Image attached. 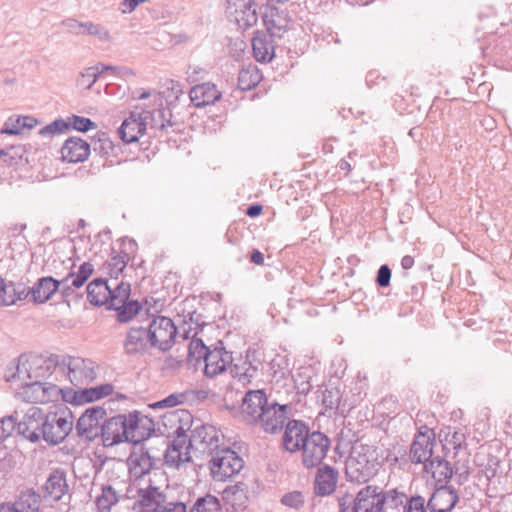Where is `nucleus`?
Here are the masks:
<instances>
[{
	"instance_id": "f257e3e1",
	"label": "nucleus",
	"mask_w": 512,
	"mask_h": 512,
	"mask_svg": "<svg viewBox=\"0 0 512 512\" xmlns=\"http://www.w3.org/2000/svg\"><path fill=\"white\" fill-rule=\"evenodd\" d=\"M64 369L52 360L38 355L22 356L14 369L9 370L6 381L15 396L26 402L47 404L57 401L61 394L58 383Z\"/></svg>"
},
{
	"instance_id": "f03ea898",
	"label": "nucleus",
	"mask_w": 512,
	"mask_h": 512,
	"mask_svg": "<svg viewBox=\"0 0 512 512\" xmlns=\"http://www.w3.org/2000/svg\"><path fill=\"white\" fill-rule=\"evenodd\" d=\"M289 407L269 402L262 390H250L242 399L240 418L249 425L259 427L269 434L278 433L283 427Z\"/></svg>"
},
{
	"instance_id": "7ed1b4c3",
	"label": "nucleus",
	"mask_w": 512,
	"mask_h": 512,
	"mask_svg": "<svg viewBox=\"0 0 512 512\" xmlns=\"http://www.w3.org/2000/svg\"><path fill=\"white\" fill-rule=\"evenodd\" d=\"M382 462V453L376 447L355 443L345 461L346 475L351 481L366 482L378 473Z\"/></svg>"
},
{
	"instance_id": "20e7f679",
	"label": "nucleus",
	"mask_w": 512,
	"mask_h": 512,
	"mask_svg": "<svg viewBox=\"0 0 512 512\" xmlns=\"http://www.w3.org/2000/svg\"><path fill=\"white\" fill-rule=\"evenodd\" d=\"M188 355L192 361H204V373L208 377L225 372L233 360L232 355L224 348L209 349L199 338L190 341Z\"/></svg>"
},
{
	"instance_id": "39448f33",
	"label": "nucleus",
	"mask_w": 512,
	"mask_h": 512,
	"mask_svg": "<svg viewBox=\"0 0 512 512\" xmlns=\"http://www.w3.org/2000/svg\"><path fill=\"white\" fill-rule=\"evenodd\" d=\"M72 428V412L66 407L57 408L45 413L41 438L49 444L56 445L70 434Z\"/></svg>"
},
{
	"instance_id": "423d86ee",
	"label": "nucleus",
	"mask_w": 512,
	"mask_h": 512,
	"mask_svg": "<svg viewBox=\"0 0 512 512\" xmlns=\"http://www.w3.org/2000/svg\"><path fill=\"white\" fill-rule=\"evenodd\" d=\"M243 465L242 458L235 451L223 448L212 453L208 469L214 481L225 482L239 474Z\"/></svg>"
},
{
	"instance_id": "0eeeda50",
	"label": "nucleus",
	"mask_w": 512,
	"mask_h": 512,
	"mask_svg": "<svg viewBox=\"0 0 512 512\" xmlns=\"http://www.w3.org/2000/svg\"><path fill=\"white\" fill-rule=\"evenodd\" d=\"M110 291L111 295H109L107 306L109 309L117 311L119 321H129L138 314L141 307L137 301L130 300V285L128 283L112 281Z\"/></svg>"
},
{
	"instance_id": "6e6552de",
	"label": "nucleus",
	"mask_w": 512,
	"mask_h": 512,
	"mask_svg": "<svg viewBox=\"0 0 512 512\" xmlns=\"http://www.w3.org/2000/svg\"><path fill=\"white\" fill-rule=\"evenodd\" d=\"M146 331L151 346L161 351L171 349L176 341L177 327L169 317L153 318Z\"/></svg>"
},
{
	"instance_id": "1a4fd4ad",
	"label": "nucleus",
	"mask_w": 512,
	"mask_h": 512,
	"mask_svg": "<svg viewBox=\"0 0 512 512\" xmlns=\"http://www.w3.org/2000/svg\"><path fill=\"white\" fill-rule=\"evenodd\" d=\"M113 392L114 386L110 383H103L94 387L78 390L70 387H61L60 398L67 404L83 406L107 398L111 396Z\"/></svg>"
},
{
	"instance_id": "9d476101",
	"label": "nucleus",
	"mask_w": 512,
	"mask_h": 512,
	"mask_svg": "<svg viewBox=\"0 0 512 512\" xmlns=\"http://www.w3.org/2000/svg\"><path fill=\"white\" fill-rule=\"evenodd\" d=\"M122 417L128 442L140 443L155 432L154 420L138 410L122 414Z\"/></svg>"
},
{
	"instance_id": "9b49d317",
	"label": "nucleus",
	"mask_w": 512,
	"mask_h": 512,
	"mask_svg": "<svg viewBox=\"0 0 512 512\" xmlns=\"http://www.w3.org/2000/svg\"><path fill=\"white\" fill-rule=\"evenodd\" d=\"M330 448L329 438L321 432H312L304 442L301 451V461L304 467H317L326 457Z\"/></svg>"
},
{
	"instance_id": "f8f14e48",
	"label": "nucleus",
	"mask_w": 512,
	"mask_h": 512,
	"mask_svg": "<svg viewBox=\"0 0 512 512\" xmlns=\"http://www.w3.org/2000/svg\"><path fill=\"white\" fill-rule=\"evenodd\" d=\"M227 13L241 30L252 28L258 21L255 0H227Z\"/></svg>"
},
{
	"instance_id": "ddd939ff",
	"label": "nucleus",
	"mask_w": 512,
	"mask_h": 512,
	"mask_svg": "<svg viewBox=\"0 0 512 512\" xmlns=\"http://www.w3.org/2000/svg\"><path fill=\"white\" fill-rule=\"evenodd\" d=\"M107 417L104 407L93 406L87 408L76 422V430L79 436L87 440H94L99 436L101 426Z\"/></svg>"
},
{
	"instance_id": "4468645a",
	"label": "nucleus",
	"mask_w": 512,
	"mask_h": 512,
	"mask_svg": "<svg viewBox=\"0 0 512 512\" xmlns=\"http://www.w3.org/2000/svg\"><path fill=\"white\" fill-rule=\"evenodd\" d=\"M45 412L39 407H29L18 420V433L32 443L41 439Z\"/></svg>"
},
{
	"instance_id": "2eb2a0df",
	"label": "nucleus",
	"mask_w": 512,
	"mask_h": 512,
	"mask_svg": "<svg viewBox=\"0 0 512 512\" xmlns=\"http://www.w3.org/2000/svg\"><path fill=\"white\" fill-rule=\"evenodd\" d=\"M171 444L165 452V463L171 467H179L191 459V440L183 428H178Z\"/></svg>"
},
{
	"instance_id": "dca6fc26",
	"label": "nucleus",
	"mask_w": 512,
	"mask_h": 512,
	"mask_svg": "<svg viewBox=\"0 0 512 512\" xmlns=\"http://www.w3.org/2000/svg\"><path fill=\"white\" fill-rule=\"evenodd\" d=\"M57 367L64 369L60 377L66 375L69 381L76 386L88 384L95 378L93 369L84 359L79 357L68 358Z\"/></svg>"
},
{
	"instance_id": "f3484780",
	"label": "nucleus",
	"mask_w": 512,
	"mask_h": 512,
	"mask_svg": "<svg viewBox=\"0 0 512 512\" xmlns=\"http://www.w3.org/2000/svg\"><path fill=\"white\" fill-rule=\"evenodd\" d=\"M124 423L122 414L105 418L99 434L105 447H113L128 442Z\"/></svg>"
},
{
	"instance_id": "a211bd4d",
	"label": "nucleus",
	"mask_w": 512,
	"mask_h": 512,
	"mask_svg": "<svg viewBox=\"0 0 512 512\" xmlns=\"http://www.w3.org/2000/svg\"><path fill=\"white\" fill-rule=\"evenodd\" d=\"M382 501V490L375 486H366L356 494L353 509L355 512H381Z\"/></svg>"
},
{
	"instance_id": "6ab92c4d",
	"label": "nucleus",
	"mask_w": 512,
	"mask_h": 512,
	"mask_svg": "<svg viewBox=\"0 0 512 512\" xmlns=\"http://www.w3.org/2000/svg\"><path fill=\"white\" fill-rule=\"evenodd\" d=\"M146 118L142 113L133 111L124 119L119 127V135L123 142H137L146 132Z\"/></svg>"
},
{
	"instance_id": "aec40b11",
	"label": "nucleus",
	"mask_w": 512,
	"mask_h": 512,
	"mask_svg": "<svg viewBox=\"0 0 512 512\" xmlns=\"http://www.w3.org/2000/svg\"><path fill=\"white\" fill-rule=\"evenodd\" d=\"M90 152V144L87 141L79 137H70L60 149V158L66 163H79L87 160Z\"/></svg>"
},
{
	"instance_id": "412c9836",
	"label": "nucleus",
	"mask_w": 512,
	"mask_h": 512,
	"mask_svg": "<svg viewBox=\"0 0 512 512\" xmlns=\"http://www.w3.org/2000/svg\"><path fill=\"white\" fill-rule=\"evenodd\" d=\"M310 434L303 422L292 420L286 425L283 434V447L290 453L298 452Z\"/></svg>"
},
{
	"instance_id": "4be33fe9",
	"label": "nucleus",
	"mask_w": 512,
	"mask_h": 512,
	"mask_svg": "<svg viewBox=\"0 0 512 512\" xmlns=\"http://www.w3.org/2000/svg\"><path fill=\"white\" fill-rule=\"evenodd\" d=\"M189 97L195 107L202 108L218 102L222 97V92L215 84L206 82L193 86L190 89Z\"/></svg>"
},
{
	"instance_id": "5701e85b",
	"label": "nucleus",
	"mask_w": 512,
	"mask_h": 512,
	"mask_svg": "<svg viewBox=\"0 0 512 512\" xmlns=\"http://www.w3.org/2000/svg\"><path fill=\"white\" fill-rule=\"evenodd\" d=\"M434 436L431 431L419 432L411 446L410 458L414 463H426L433 454Z\"/></svg>"
},
{
	"instance_id": "b1692460",
	"label": "nucleus",
	"mask_w": 512,
	"mask_h": 512,
	"mask_svg": "<svg viewBox=\"0 0 512 512\" xmlns=\"http://www.w3.org/2000/svg\"><path fill=\"white\" fill-rule=\"evenodd\" d=\"M458 500L459 498L455 490L450 487H441L429 499V512H450Z\"/></svg>"
},
{
	"instance_id": "393cba45",
	"label": "nucleus",
	"mask_w": 512,
	"mask_h": 512,
	"mask_svg": "<svg viewBox=\"0 0 512 512\" xmlns=\"http://www.w3.org/2000/svg\"><path fill=\"white\" fill-rule=\"evenodd\" d=\"M338 472L330 466L321 467L315 476L314 490L318 496H327L332 494L337 487Z\"/></svg>"
},
{
	"instance_id": "a878e982",
	"label": "nucleus",
	"mask_w": 512,
	"mask_h": 512,
	"mask_svg": "<svg viewBox=\"0 0 512 512\" xmlns=\"http://www.w3.org/2000/svg\"><path fill=\"white\" fill-rule=\"evenodd\" d=\"M68 484L62 472L55 471L43 486L44 498L49 502H57L68 494Z\"/></svg>"
},
{
	"instance_id": "bb28decb",
	"label": "nucleus",
	"mask_w": 512,
	"mask_h": 512,
	"mask_svg": "<svg viewBox=\"0 0 512 512\" xmlns=\"http://www.w3.org/2000/svg\"><path fill=\"white\" fill-rule=\"evenodd\" d=\"M39 124V120L30 115H14L9 117L2 129L1 134L19 135L26 129L31 130Z\"/></svg>"
},
{
	"instance_id": "cd10ccee",
	"label": "nucleus",
	"mask_w": 512,
	"mask_h": 512,
	"mask_svg": "<svg viewBox=\"0 0 512 512\" xmlns=\"http://www.w3.org/2000/svg\"><path fill=\"white\" fill-rule=\"evenodd\" d=\"M194 438L204 449L214 450L222 442L223 434L215 426L204 424L195 429Z\"/></svg>"
},
{
	"instance_id": "c85d7f7f",
	"label": "nucleus",
	"mask_w": 512,
	"mask_h": 512,
	"mask_svg": "<svg viewBox=\"0 0 512 512\" xmlns=\"http://www.w3.org/2000/svg\"><path fill=\"white\" fill-rule=\"evenodd\" d=\"M253 54L258 62L268 63L275 55L271 39L263 32H257L252 41Z\"/></svg>"
},
{
	"instance_id": "c756f323",
	"label": "nucleus",
	"mask_w": 512,
	"mask_h": 512,
	"mask_svg": "<svg viewBox=\"0 0 512 512\" xmlns=\"http://www.w3.org/2000/svg\"><path fill=\"white\" fill-rule=\"evenodd\" d=\"M59 281L52 277H43L33 286L30 294L34 302L45 303L56 293Z\"/></svg>"
},
{
	"instance_id": "7c9ffc66",
	"label": "nucleus",
	"mask_w": 512,
	"mask_h": 512,
	"mask_svg": "<svg viewBox=\"0 0 512 512\" xmlns=\"http://www.w3.org/2000/svg\"><path fill=\"white\" fill-rule=\"evenodd\" d=\"M111 283H107L103 279H94L87 286V298L89 302L95 306L107 305Z\"/></svg>"
},
{
	"instance_id": "2f4dec72",
	"label": "nucleus",
	"mask_w": 512,
	"mask_h": 512,
	"mask_svg": "<svg viewBox=\"0 0 512 512\" xmlns=\"http://www.w3.org/2000/svg\"><path fill=\"white\" fill-rule=\"evenodd\" d=\"M312 368L298 367L291 374L292 390L297 395H306L312 388Z\"/></svg>"
},
{
	"instance_id": "473e14b6",
	"label": "nucleus",
	"mask_w": 512,
	"mask_h": 512,
	"mask_svg": "<svg viewBox=\"0 0 512 512\" xmlns=\"http://www.w3.org/2000/svg\"><path fill=\"white\" fill-rule=\"evenodd\" d=\"M147 331L142 328H132L127 333L125 349L130 354H137L146 351L148 346Z\"/></svg>"
},
{
	"instance_id": "72a5a7b5",
	"label": "nucleus",
	"mask_w": 512,
	"mask_h": 512,
	"mask_svg": "<svg viewBox=\"0 0 512 512\" xmlns=\"http://www.w3.org/2000/svg\"><path fill=\"white\" fill-rule=\"evenodd\" d=\"M425 473L436 482H444L451 478L453 471L447 461L434 458L425 465Z\"/></svg>"
},
{
	"instance_id": "f704fd0d",
	"label": "nucleus",
	"mask_w": 512,
	"mask_h": 512,
	"mask_svg": "<svg viewBox=\"0 0 512 512\" xmlns=\"http://www.w3.org/2000/svg\"><path fill=\"white\" fill-rule=\"evenodd\" d=\"M384 501L381 505V512H405L407 496L396 490L383 492Z\"/></svg>"
},
{
	"instance_id": "c9c22d12",
	"label": "nucleus",
	"mask_w": 512,
	"mask_h": 512,
	"mask_svg": "<svg viewBox=\"0 0 512 512\" xmlns=\"http://www.w3.org/2000/svg\"><path fill=\"white\" fill-rule=\"evenodd\" d=\"M93 271L94 267L91 263L83 262L77 268V270H73L67 276H65L62 282L65 283L69 288H80L92 275Z\"/></svg>"
},
{
	"instance_id": "e433bc0d",
	"label": "nucleus",
	"mask_w": 512,
	"mask_h": 512,
	"mask_svg": "<svg viewBox=\"0 0 512 512\" xmlns=\"http://www.w3.org/2000/svg\"><path fill=\"white\" fill-rule=\"evenodd\" d=\"M263 22L273 37H281L287 29L286 22L281 12L277 9H272L269 13L263 16Z\"/></svg>"
},
{
	"instance_id": "4c0bfd02",
	"label": "nucleus",
	"mask_w": 512,
	"mask_h": 512,
	"mask_svg": "<svg viewBox=\"0 0 512 512\" xmlns=\"http://www.w3.org/2000/svg\"><path fill=\"white\" fill-rule=\"evenodd\" d=\"M261 79L259 69L256 66H248L239 72L238 87L241 90H251L260 83Z\"/></svg>"
},
{
	"instance_id": "58836bf2",
	"label": "nucleus",
	"mask_w": 512,
	"mask_h": 512,
	"mask_svg": "<svg viewBox=\"0 0 512 512\" xmlns=\"http://www.w3.org/2000/svg\"><path fill=\"white\" fill-rule=\"evenodd\" d=\"M320 401L324 412L328 415L336 414L340 409L341 394L337 389H325L321 392Z\"/></svg>"
},
{
	"instance_id": "ea45409f",
	"label": "nucleus",
	"mask_w": 512,
	"mask_h": 512,
	"mask_svg": "<svg viewBox=\"0 0 512 512\" xmlns=\"http://www.w3.org/2000/svg\"><path fill=\"white\" fill-rule=\"evenodd\" d=\"M204 324L202 316L196 311H187L183 315L182 326L186 336H194L197 334L198 329Z\"/></svg>"
},
{
	"instance_id": "a19ab883",
	"label": "nucleus",
	"mask_w": 512,
	"mask_h": 512,
	"mask_svg": "<svg viewBox=\"0 0 512 512\" xmlns=\"http://www.w3.org/2000/svg\"><path fill=\"white\" fill-rule=\"evenodd\" d=\"M190 512H222L220 501L213 495L199 498Z\"/></svg>"
},
{
	"instance_id": "79ce46f5",
	"label": "nucleus",
	"mask_w": 512,
	"mask_h": 512,
	"mask_svg": "<svg viewBox=\"0 0 512 512\" xmlns=\"http://www.w3.org/2000/svg\"><path fill=\"white\" fill-rule=\"evenodd\" d=\"M116 502L117 495L111 487L104 488L96 499V505L100 512H108Z\"/></svg>"
},
{
	"instance_id": "37998d69",
	"label": "nucleus",
	"mask_w": 512,
	"mask_h": 512,
	"mask_svg": "<svg viewBox=\"0 0 512 512\" xmlns=\"http://www.w3.org/2000/svg\"><path fill=\"white\" fill-rule=\"evenodd\" d=\"M281 503L294 510H299L305 504V496L301 491H290L283 495Z\"/></svg>"
},
{
	"instance_id": "c03bdc74",
	"label": "nucleus",
	"mask_w": 512,
	"mask_h": 512,
	"mask_svg": "<svg viewBox=\"0 0 512 512\" xmlns=\"http://www.w3.org/2000/svg\"><path fill=\"white\" fill-rule=\"evenodd\" d=\"M31 495H24L14 502L0 503V512H28V502Z\"/></svg>"
},
{
	"instance_id": "a18cd8bd",
	"label": "nucleus",
	"mask_w": 512,
	"mask_h": 512,
	"mask_svg": "<svg viewBox=\"0 0 512 512\" xmlns=\"http://www.w3.org/2000/svg\"><path fill=\"white\" fill-rule=\"evenodd\" d=\"M444 445L447 448H452L454 450H458L465 445L466 438L465 434L462 431L457 430H449L444 438Z\"/></svg>"
},
{
	"instance_id": "49530a36",
	"label": "nucleus",
	"mask_w": 512,
	"mask_h": 512,
	"mask_svg": "<svg viewBox=\"0 0 512 512\" xmlns=\"http://www.w3.org/2000/svg\"><path fill=\"white\" fill-rule=\"evenodd\" d=\"M99 79V71L94 66L85 68L79 76L78 84L85 88L90 89Z\"/></svg>"
},
{
	"instance_id": "de8ad7c7",
	"label": "nucleus",
	"mask_w": 512,
	"mask_h": 512,
	"mask_svg": "<svg viewBox=\"0 0 512 512\" xmlns=\"http://www.w3.org/2000/svg\"><path fill=\"white\" fill-rule=\"evenodd\" d=\"M68 129L67 123L62 119H56L52 123L44 126L39 130V135L47 138L61 134Z\"/></svg>"
},
{
	"instance_id": "09e8293b",
	"label": "nucleus",
	"mask_w": 512,
	"mask_h": 512,
	"mask_svg": "<svg viewBox=\"0 0 512 512\" xmlns=\"http://www.w3.org/2000/svg\"><path fill=\"white\" fill-rule=\"evenodd\" d=\"M69 127L79 131V132H87L91 129L96 128V124L92 122L89 118L72 115L68 118V122H66Z\"/></svg>"
},
{
	"instance_id": "8fccbe9b",
	"label": "nucleus",
	"mask_w": 512,
	"mask_h": 512,
	"mask_svg": "<svg viewBox=\"0 0 512 512\" xmlns=\"http://www.w3.org/2000/svg\"><path fill=\"white\" fill-rule=\"evenodd\" d=\"M17 417L13 415L0 418V443L8 439L16 429Z\"/></svg>"
},
{
	"instance_id": "3c124183",
	"label": "nucleus",
	"mask_w": 512,
	"mask_h": 512,
	"mask_svg": "<svg viewBox=\"0 0 512 512\" xmlns=\"http://www.w3.org/2000/svg\"><path fill=\"white\" fill-rule=\"evenodd\" d=\"M183 402V396L180 394H171L166 398L149 404V408L151 409H165V408H173L178 406Z\"/></svg>"
},
{
	"instance_id": "603ef678",
	"label": "nucleus",
	"mask_w": 512,
	"mask_h": 512,
	"mask_svg": "<svg viewBox=\"0 0 512 512\" xmlns=\"http://www.w3.org/2000/svg\"><path fill=\"white\" fill-rule=\"evenodd\" d=\"M149 0H121L118 4V11L122 15H129Z\"/></svg>"
},
{
	"instance_id": "864d4df0",
	"label": "nucleus",
	"mask_w": 512,
	"mask_h": 512,
	"mask_svg": "<svg viewBox=\"0 0 512 512\" xmlns=\"http://www.w3.org/2000/svg\"><path fill=\"white\" fill-rule=\"evenodd\" d=\"M227 492L234 496L236 499L242 500L241 504H244L248 499V491L244 483L239 482L235 484Z\"/></svg>"
},
{
	"instance_id": "5fc2aeb1",
	"label": "nucleus",
	"mask_w": 512,
	"mask_h": 512,
	"mask_svg": "<svg viewBox=\"0 0 512 512\" xmlns=\"http://www.w3.org/2000/svg\"><path fill=\"white\" fill-rule=\"evenodd\" d=\"M101 43H110L113 40L111 32L101 24H98L92 34Z\"/></svg>"
},
{
	"instance_id": "6e6d98bb",
	"label": "nucleus",
	"mask_w": 512,
	"mask_h": 512,
	"mask_svg": "<svg viewBox=\"0 0 512 512\" xmlns=\"http://www.w3.org/2000/svg\"><path fill=\"white\" fill-rule=\"evenodd\" d=\"M405 512H425L424 499L418 496L407 500Z\"/></svg>"
},
{
	"instance_id": "4d7b16f0",
	"label": "nucleus",
	"mask_w": 512,
	"mask_h": 512,
	"mask_svg": "<svg viewBox=\"0 0 512 512\" xmlns=\"http://www.w3.org/2000/svg\"><path fill=\"white\" fill-rule=\"evenodd\" d=\"M391 279V271L387 265H382L378 270L377 283L381 287L389 285Z\"/></svg>"
},
{
	"instance_id": "13d9d810",
	"label": "nucleus",
	"mask_w": 512,
	"mask_h": 512,
	"mask_svg": "<svg viewBox=\"0 0 512 512\" xmlns=\"http://www.w3.org/2000/svg\"><path fill=\"white\" fill-rule=\"evenodd\" d=\"M84 21H78L76 19H67L64 22L65 27L73 34L82 36Z\"/></svg>"
},
{
	"instance_id": "bf43d9fd",
	"label": "nucleus",
	"mask_w": 512,
	"mask_h": 512,
	"mask_svg": "<svg viewBox=\"0 0 512 512\" xmlns=\"http://www.w3.org/2000/svg\"><path fill=\"white\" fill-rule=\"evenodd\" d=\"M156 505L157 507L153 508L154 512H187L186 506L183 503H169L160 510L158 509V502Z\"/></svg>"
},
{
	"instance_id": "052dcab7",
	"label": "nucleus",
	"mask_w": 512,
	"mask_h": 512,
	"mask_svg": "<svg viewBox=\"0 0 512 512\" xmlns=\"http://www.w3.org/2000/svg\"><path fill=\"white\" fill-rule=\"evenodd\" d=\"M153 40L155 42H159L160 41L159 44H157V43L153 44V46L156 47V48H159V47H162V46H165V45H169L172 42L170 34L164 32V31H161V30H159V31H157L155 33V37H154Z\"/></svg>"
},
{
	"instance_id": "680f3d73",
	"label": "nucleus",
	"mask_w": 512,
	"mask_h": 512,
	"mask_svg": "<svg viewBox=\"0 0 512 512\" xmlns=\"http://www.w3.org/2000/svg\"><path fill=\"white\" fill-rule=\"evenodd\" d=\"M95 68L99 71V77L105 73H112L113 75H119L122 71V68L117 66L105 65L102 63H98L95 65Z\"/></svg>"
},
{
	"instance_id": "e2e57ef3",
	"label": "nucleus",
	"mask_w": 512,
	"mask_h": 512,
	"mask_svg": "<svg viewBox=\"0 0 512 512\" xmlns=\"http://www.w3.org/2000/svg\"><path fill=\"white\" fill-rule=\"evenodd\" d=\"M98 23L92 21H84L82 36H92Z\"/></svg>"
},
{
	"instance_id": "0e129e2a",
	"label": "nucleus",
	"mask_w": 512,
	"mask_h": 512,
	"mask_svg": "<svg viewBox=\"0 0 512 512\" xmlns=\"http://www.w3.org/2000/svg\"><path fill=\"white\" fill-rule=\"evenodd\" d=\"M414 263V258L410 255H405L401 259V267L406 270L411 269L414 266Z\"/></svg>"
},
{
	"instance_id": "69168bd1",
	"label": "nucleus",
	"mask_w": 512,
	"mask_h": 512,
	"mask_svg": "<svg viewBox=\"0 0 512 512\" xmlns=\"http://www.w3.org/2000/svg\"><path fill=\"white\" fill-rule=\"evenodd\" d=\"M137 461L138 462H142L144 464L143 472L148 471L150 469L151 465H152L151 459H150V457L147 454L139 455L138 458H137Z\"/></svg>"
},
{
	"instance_id": "338daca9",
	"label": "nucleus",
	"mask_w": 512,
	"mask_h": 512,
	"mask_svg": "<svg viewBox=\"0 0 512 512\" xmlns=\"http://www.w3.org/2000/svg\"><path fill=\"white\" fill-rule=\"evenodd\" d=\"M28 512H40L38 502L35 496L31 495L28 502Z\"/></svg>"
},
{
	"instance_id": "774afa93",
	"label": "nucleus",
	"mask_w": 512,
	"mask_h": 512,
	"mask_svg": "<svg viewBox=\"0 0 512 512\" xmlns=\"http://www.w3.org/2000/svg\"><path fill=\"white\" fill-rule=\"evenodd\" d=\"M261 211H262V207L261 206L254 205V206H251V207L248 208L247 214L250 217H256V216L260 215Z\"/></svg>"
}]
</instances>
